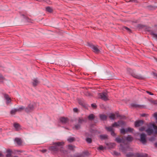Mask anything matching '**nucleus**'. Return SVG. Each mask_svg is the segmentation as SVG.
<instances>
[{
  "mask_svg": "<svg viewBox=\"0 0 157 157\" xmlns=\"http://www.w3.org/2000/svg\"><path fill=\"white\" fill-rule=\"evenodd\" d=\"M53 146L49 147V150L54 153H57L59 151L61 153H64L63 147L64 145L63 142H53Z\"/></svg>",
  "mask_w": 157,
  "mask_h": 157,
  "instance_id": "1",
  "label": "nucleus"
},
{
  "mask_svg": "<svg viewBox=\"0 0 157 157\" xmlns=\"http://www.w3.org/2000/svg\"><path fill=\"white\" fill-rule=\"evenodd\" d=\"M125 123L122 121H119L117 122H115L111 127H105V129L108 131L111 132V135L113 136H115L114 132V127L119 126L122 127L124 125Z\"/></svg>",
  "mask_w": 157,
  "mask_h": 157,
  "instance_id": "2",
  "label": "nucleus"
},
{
  "mask_svg": "<svg viewBox=\"0 0 157 157\" xmlns=\"http://www.w3.org/2000/svg\"><path fill=\"white\" fill-rule=\"evenodd\" d=\"M147 128L145 131L148 135H151L153 132V130H155V133L157 134V126L154 124H150L147 125Z\"/></svg>",
  "mask_w": 157,
  "mask_h": 157,
  "instance_id": "3",
  "label": "nucleus"
},
{
  "mask_svg": "<svg viewBox=\"0 0 157 157\" xmlns=\"http://www.w3.org/2000/svg\"><path fill=\"white\" fill-rule=\"evenodd\" d=\"M109 117L110 119L113 120H114L118 117H119L120 119H124L125 118L124 116L120 115L117 112L115 113V114H110Z\"/></svg>",
  "mask_w": 157,
  "mask_h": 157,
  "instance_id": "4",
  "label": "nucleus"
},
{
  "mask_svg": "<svg viewBox=\"0 0 157 157\" xmlns=\"http://www.w3.org/2000/svg\"><path fill=\"white\" fill-rule=\"evenodd\" d=\"M140 141L143 144H146L147 140L146 139V135L144 133H142L140 135Z\"/></svg>",
  "mask_w": 157,
  "mask_h": 157,
  "instance_id": "5",
  "label": "nucleus"
},
{
  "mask_svg": "<svg viewBox=\"0 0 157 157\" xmlns=\"http://www.w3.org/2000/svg\"><path fill=\"white\" fill-rule=\"evenodd\" d=\"M133 129L130 128H128L125 129L122 128L121 129L120 133L123 134L127 133L128 132H133Z\"/></svg>",
  "mask_w": 157,
  "mask_h": 157,
  "instance_id": "6",
  "label": "nucleus"
},
{
  "mask_svg": "<svg viewBox=\"0 0 157 157\" xmlns=\"http://www.w3.org/2000/svg\"><path fill=\"white\" fill-rule=\"evenodd\" d=\"M98 97L105 101L108 99L107 94L105 92L99 94H98Z\"/></svg>",
  "mask_w": 157,
  "mask_h": 157,
  "instance_id": "7",
  "label": "nucleus"
},
{
  "mask_svg": "<svg viewBox=\"0 0 157 157\" xmlns=\"http://www.w3.org/2000/svg\"><path fill=\"white\" fill-rule=\"evenodd\" d=\"M2 94L4 97V98L6 100V104L8 105L11 102V98L9 97V95L5 93H3Z\"/></svg>",
  "mask_w": 157,
  "mask_h": 157,
  "instance_id": "8",
  "label": "nucleus"
},
{
  "mask_svg": "<svg viewBox=\"0 0 157 157\" xmlns=\"http://www.w3.org/2000/svg\"><path fill=\"white\" fill-rule=\"evenodd\" d=\"M89 47H90L94 52L96 53H98L100 52L97 46H95L89 44Z\"/></svg>",
  "mask_w": 157,
  "mask_h": 157,
  "instance_id": "9",
  "label": "nucleus"
},
{
  "mask_svg": "<svg viewBox=\"0 0 157 157\" xmlns=\"http://www.w3.org/2000/svg\"><path fill=\"white\" fill-rule=\"evenodd\" d=\"M34 109V106L33 104H30L25 109V110L26 112H29L32 111Z\"/></svg>",
  "mask_w": 157,
  "mask_h": 157,
  "instance_id": "10",
  "label": "nucleus"
},
{
  "mask_svg": "<svg viewBox=\"0 0 157 157\" xmlns=\"http://www.w3.org/2000/svg\"><path fill=\"white\" fill-rule=\"evenodd\" d=\"M88 154L87 151L83 152L82 154H76L75 155V157H85L86 155Z\"/></svg>",
  "mask_w": 157,
  "mask_h": 157,
  "instance_id": "11",
  "label": "nucleus"
},
{
  "mask_svg": "<svg viewBox=\"0 0 157 157\" xmlns=\"http://www.w3.org/2000/svg\"><path fill=\"white\" fill-rule=\"evenodd\" d=\"M79 104L82 105L85 108L88 109V106L86 104L84 100H79L78 101Z\"/></svg>",
  "mask_w": 157,
  "mask_h": 157,
  "instance_id": "12",
  "label": "nucleus"
},
{
  "mask_svg": "<svg viewBox=\"0 0 157 157\" xmlns=\"http://www.w3.org/2000/svg\"><path fill=\"white\" fill-rule=\"evenodd\" d=\"M13 126L16 131H18L21 129V126L18 123H14Z\"/></svg>",
  "mask_w": 157,
  "mask_h": 157,
  "instance_id": "13",
  "label": "nucleus"
},
{
  "mask_svg": "<svg viewBox=\"0 0 157 157\" xmlns=\"http://www.w3.org/2000/svg\"><path fill=\"white\" fill-rule=\"evenodd\" d=\"M143 122L142 121H136L135 122V126L136 127H138L143 124Z\"/></svg>",
  "mask_w": 157,
  "mask_h": 157,
  "instance_id": "14",
  "label": "nucleus"
},
{
  "mask_svg": "<svg viewBox=\"0 0 157 157\" xmlns=\"http://www.w3.org/2000/svg\"><path fill=\"white\" fill-rule=\"evenodd\" d=\"M115 141L119 143H124L125 142V140L123 138H120L119 137H117L116 138Z\"/></svg>",
  "mask_w": 157,
  "mask_h": 157,
  "instance_id": "15",
  "label": "nucleus"
},
{
  "mask_svg": "<svg viewBox=\"0 0 157 157\" xmlns=\"http://www.w3.org/2000/svg\"><path fill=\"white\" fill-rule=\"evenodd\" d=\"M39 83V82L37 78H34L33 80V82H32L33 85L34 86H36Z\"/></svg>",
  "mask_w": 157,
  "mask_h": 157,
  "instance_id": "16",
  "label": "nucleus"
},
{
  "mask_svg": "<svg viewBox=\"0 0 157 157\" xmlns=\"http://www.w3.org/2000/svg\"><path fill=\"white\" fill-rule=\"evenodd\" d=\"M60 120L63 123H66L68 121L67 118L62 117L60 118Z\"/></svg>",
  "mask_w": 157,
  "mask_h": 157,
  "instance_id": "17",
  "label": "nucleus"
},
{
  "mask_svg": "<svg viewBox=\"0 0 157 157\" xmlns=\"http://www.w3.org/2000/svg\"><path fill=\"white\" fill-rule=\"evenodd\" d=\"M15 141L18 145H21L22 144V140L21 139L19 138H16Z\"/></svg>",
  "mask_w": 157,
  "mask_h": 157,
  "instance_id": "18",
  "label": "nucleus"
},
{
  "mask_svg": "<svg viewBox=\"0 0 157 157\" xmlns=\"http://www.w3.org/2000/svg\"><path fill=\"white\" fill-rule=\"evenodd\" d=\"M7 154L6 157H11L12 153V151L10 149H8L6 150Z\"/></svg>",
  "mask_w": 157,
  "mask_h": 157,
  "instance_id": "19",
  "label": "nucleus"
},
{
  "mask_svg": "<svg viewBox=\"0 0 157 157\" xmlns=\"http://www.w3.org/2000/svg\"><path fill=\"white\" fill-rule=\"evenodd\" d=\"M125 139L128 142H130L132 140L133 138L131 136L128 135L126 137Z\"/></svg>",
  "mask_w": 157,
  "mask_h": 157,
  "instance_id": "20",
  "label": "nucleus"
},
{
  "mask_svg": "<svg viewBox=\"0 0 157 157\" xmlns=\"http://www.w3.org/2000/svg\"><path fill=\"white\" fill-rule=\"evenodd\" d=\"M75 138L74 137H69L67 139V141L70 142L71 143L75 140Z\"/></svg>",
  "mask_w": 157,
  "mask_h": 157,
  "instance_id": "21",
  "label": "nucleus"
},
{
  "mask_svg": "<svg viewBox=\"0 0 157 157\" xmlns=\"http://www.w3.org/2000/svg\"><path fill=\"white\" fill-rule=\"evenodd\" d=\"M68 149L71 151H73L74 148L75 147V146H73L71 144L69 145L68 146Z\"/></svg>",
  "mask_w": 157,
  "mask_h": 157,
  "instance_id": "22",
  "label": "nucleus"
},
{
  "mask_svg": "<svg viewBox=\"0 0 157 157\" xmlns=\"http://www.w3.org/2000/svg\"><path fill=\"white\" fill-rule=\"evenodd\" d=\"M131 106L132 107L135 108H141L142 106L139 105L135 103H132L131 104Z\"/></svg>",
  "mask_w": 157,
  "mask_h": 157,
  "instance_id": "23",
  "label": "nucleus"
},
{
  "mask_svg": "<svg viewBox=\"0 0 157 157\" xmlns=\"http://www.w3.org/2000/svg\"><path fill=\"white\" fill-rule=\"evenodd\" d=\"M86 121V119H84L83 118H79L78 122L79 123L81 124L84 122H85Z\"/></svg>",
  "mask_w": 157,
  "mask_h": 157,
  "instance_id": "24",
  "label": "nucleus"
},
{
  "mask_svg": "<svg viewBox=\"0 0 157 157\" xmlns=\"http://www.w3.org/2000/svg\"><path fill=\"white\" fill-rule=\"evenodd\" d=\"M136 157H147V155L146 154L142 155L137 154L136 155Z\"/></svg>",
  "mask_w": 157,
  "mask_h": 157,
  "instance_id": "25",
  "label": "nucleus"
},
{
  "mask_svg": "<svg viewBox=\"0 0 157 157\" xmlns=\"http://www.w3.org/2000/svg\"><path fill=\"white\" fill-rule=\"evenodd\" d=\"M46 11L50 13L52 12L53 11L52 8L49 6L46 7Z\"/></svg>",
  "mask_w": 157,
  "mask_h": 157,
  "instance_id": "26",
  "label": "nucleus"
},
{
  "mask_svg": "<svg viewBox=\"0 0 157 157\" xmlns=\"http://www.w3.org/2000/svg\"><path fill=\"white\" fill-rule=\"evenodd\" d=\"M101 119L102 120H105L106 119L107 117L104 115H101L100 116Z\"/></svg>",
  "mask_w": 157,
  "mask_h": 157,
  "instance_id": "27",
  "label": "nucleus"
},
{
  "mask_svg": "<svg viewBox=\"0 0 157 157\" xmlns=\"http://www.w3.org/2000/svg\"><path fill=\"white\" fill-rule=\"evenodd\" d=\"M25 109V107L23 106H21L18 109H17V112H21L23 110Z\"/></svg>",
  "mask_w": 157,
  "mask_h": 157,
  "instance_id": "28",
  "label": "nucleus"
},
{
  "mask_svg": "<svg viewBox=\"0 0 157 157\" xmlns=\"http://www.w3.org/2000/svg\"><path fill=\"white\" fill-rule=\"evenodd\" d=\"M17 109H12L11 112L10 113L11 114H15L17 112Z\"/></svg>",
  "mask_w": 157,
  "mask_h": 157,
  "instance_id": "29",
  "label": "nucleus"
},
{
  "mask_svg": "<svg viewBox=\"0 0 157 157\" xmlns=\"http://www.w3.org/2000/svg\"><path fill=\"white\" fill-rule=\"evenodd\" d=\"M151 35L155 39H157V34H155L154 33V32H152L151 33Z\"/></svg>",
  "mask_w": 157,
  "mask_h": 157,
  "instance_id": "30",
  "label": "nucleus"
},
{
  "mask_svg": "<svg viewBox=\"0 0 157 157\" xmlns=\"http://www.w3.org/2000/svg\"><path fill=\"white\" fill-rule=\"evenodd\" d=\"M100 137L102 140L105 139L107 138V136L106 135H100Z\"/></svg>",
  "mask_w": 157,
  "mask_h": 157,
  "instance_id": "31",
  "label": "nucleus"
},
{
  "mask_svg": "<svg viewBox=\"0 0 157 157\" xmlns=\"http://www.w3.org/2000/svg\"><path fill=\"white\" fill-rule=\"evenodd\" d=\"M80 128V125H79V124H77L76 125H75L74 127L73 128H75V129L76 130H78L79 128Z\"/></svg>",
  "mask_w": 157,
  "mask_h": 157,
  "instance_id": "32",
  "label": "nucleus"
},
{
  "mask_svg": "<svg viewBox=\"0 0 157 157\" xmlns=\"http://www.w3.org/2000/svg\"><path fill=\"white\" fill-rule=\"evenodd\" d=\"M94 116L93 114H91L89 115V120H92L94 119Z\"/></svg>",
  "mask_w": 157,
  "mask_h": 157,
  "instance_id": "33",
  "label": "nucleus"
},
{
  "mask_svg": "<svg viewBox=\"0 0 157 157\" xmlns=\"http://www.w3.org/2000/svg\"><path fill=\"white\" fill-rule=\"evenodd\" d=\"M4 80V78L2 75L0 74V82H2Z\"/></svg>",
  "mask_w": 157,
  "mask_h": 157,
  "instance_id": "34",
  "label": "nucleus"
},
{
  "mask_svg": "<svg viewBox=\"0 0 157 157\" xmlns=\"http://www.w3.org/2000/svg\"><path fill=\"white\" fill-rule=\"evenodd\" d=\"M84 136L86 137V142L88 143V135L87 133H86L84 134Z\"/></svg>",
  "mask_w": 157,
  "mask_h": 157,
  "instance_id": "35",
  "label": "nucleus"
},
{
  "mask_svg": "<svg viewBox=\"0 0 157 157\" xmlns=\"http://www.w3.org/2000/svg\"><path fill=\"white\" fill-rule=\"evenodd\" d=\"M83 93L86 95L87 96L88 95V91L87 89H84V90L83 91Z\"/></svg>",
  "mask_w": 157,
  "mask_h": 157,
  "instance_id": "36",
  "label": "nucleus"
},
{
  "mask_svg": "<svg viewBox=\"0 0 157 157\" xmlns=\"http://www.w3.org/2000/svg\"><path fill=\"white\" fill-rule=\"evenodd\" d=\"M153 116L155 118L157 123V113H154L153 114Z\"/></svg>",
  "mask_w": 157,
  "mask_h": 157,
  "instance_id": "37",
  "label": "nucleus"
},
{
  "mask_svg": "<svg viewBox=\"0 0 157 157\" xmlns=\"http://www.w3.org/2000/svg\"><path fill=\"white\" fill-rule=\"evenodd\" d=\"M139 130L141 131H143L145 130V128L144 127H142L141 128H140Z\"/></svg>",
  "mask_w": 157,
  "mask_h": 157,
  "instance_id": "38",
  "label": "nucleus"
},
{
  "mask_svg": "<svg viewBox=\"0 0 157 157\" xmlns=\"http://www.w3.org/2000/svg\"><path fill=\"white\" fill-rule=\"evenodd\" d=\"M25 21L28 22H31L30 19L28 17H25Z\"/></svg>",
  "mask_w": 157,
  "mask_h": 157,
  "instance_id": "39",
  "label": "nucleus"
},
{
  "mask_svg": "<svg viewBox=\"0 0 157 157\" xmlns=\"http://www.w3.org/2000/svg\"><path fill=\"white\" fill-rule=\"evenodd\" d=\"M155 140V138L154 137H151L149 139V140L151 141L154 140Z\"/></svg>",
  "mask_w": 157,
  "mask_h": 157,
  "instance_id": "40",
  "label": "nucleus"
},
{
  "mask_svg": "<svg viewBox=\"0 0 157 157\" xmlns=\"http://www.w3.org/2000/svg\"><path fill=\"white\" fill-rule=\"evenodd\" d=\"M98 149L100 150H103L104 149V147L102 146H101L98 147Z\"/></svg>",
  "mask_w": 157,
  "mask_h": 157,
  "instance_id": "41",
  "label": "nucleus"
},
{
  "mask_svg": "<svg viewBox=\"0 0 157 157\" xmlns=\"http://www.w3.org/2000/svg\"><path fill=\"white\" fill-rule=\"evenodd\" d=\"M120 149L123 152H124V148H123V147L122 146V145L121 144L120 145Z\"/></svg>",
  "mask_w": 157,
  "mask_h": 157,
  "instance_id": "42",
  "label": "nucleus"
},
{
  "mask_svg": "<svg viewBox=\"0 0 157 157\" xmlns=\"http://www.w3.org/2000/svg\"><path fill=\"white\" fill-rule=\"evenodd\" d=\"M113 154L115 155H119V153L116 151H114L113 152Z\"/></svg>",
  "mask_w": 157,
  "mask_h": 157,
  "instance_id": "43",
  "label": "nucleus"
},
{
  "mask_svg": "<svg viewBox=\"0 0 157 157\" xmlns=\"http://www.w3.org/2000/svg\"><path fill=\"white\" fill-rule=\"evenodd\" d=\"M78 109L76 108L73 109V111L75 112H77L78 111Z\"/></svg>",
  "mask_w": 157,
  "mask_h": 157,
  "instance_id": "44",
  "label": "nucleus"
},
{
  "mask_svg": "<svg viewBox=\"0 0 157 157\" xmlns=\"http://www.w3.org/2000/svg\"><path fill=\"white\" fill-rule=\"evenodd\" d=\"M91 106L93 108H95L96 107V105L95 104H91Z\"/></svg>",
  "mask_w": 157,
  "mask_h": 157,
  "instance_id": "45",
  "label": "nucleus"
},
{
  "mask_svg": "<svg viewBox=\"0 0 157 157\" xmlns=\"http://www.w3.org/2000/svg\"><path fill=\"white\" fill-rule=\"evenodd\" d=\"M132 153H129L128 154H127L126 155L127 157H130L132 156Z\"/></svg>",
  "mask_w": 157,
  "mask_h": 157,
  "instance_id": "46",
  "label": "nucleus"
},
{
  "mask_svg": "<svg viewBox=\"0 0 157 157\" xmlns=\"http://www.w3.org/2000/svg\"><path fill=\"white\" fill-rule=\"evenodd\" d=\"M124 29H126V30H127L128 32H129L130 31V30L129 28H127V27H124Z\"/></svg>",
  "mask_w": 157,
  "mask_h": 157,
  "instance_id": "47",
  "label": "nucleus"
},
{
  "mask_svg": "<svg viewBox=\"0 0 157 157\" xmlns=\"http://www.w3.org/2000/svg\"><path fill=\"white\" fill-rule=\"evenodd\" d=\"M47 151V150L46 149H44V150H41V152H42V153H43L45 152H46Z\"/></svg>",
  "mask_w": 157,
  "mask_h": 157,
  "instance_id": "48",
  "label": "nucleus"
},
{
  "mask_svg": "<svg viewBox=\"0 0 157 157\" xmlns=\"http://www.w3.org/2000/svg\"><path fill=\"white\" fill-rule=\"evenodd\" d=\"M147 93L150 94V95H153V94H152L151 93V92H149V91H147Z\"/></svg>",
  "mask_w": 157,
  "mask_h": 157,
  "instance_id": "49",
  "label": "nucleus"
},
{
  "mask_svg": "<svg viewBox=\"0 0 157 157\" xmlns=\"http://www.w3.org/2000/svg\"><path fill=\"white\" fill-rule=\"evenodd\" d=\"M154 104H157V101L155 100L153 101L152 102Z\"/></svg>",
  "mask_w": 157,
  "mask_h": 157,
  "instance_id": "50",
  "label": "nucleus"
},
{
  "mask_svg": "<svg viewBox=\"0 0 157 157\" xmlns=\"http://www.w3.org/2000/svg\"><path fill=\"white\" fill-rule=\"evenodd\" d=\"M138 1H139V0H130L129 1H132L137 2Z\"/></svg>",
  "mask_w": 157,
  "mask_h": 157,
  "instance_id": "51",
  "label": "nucleus"
},
{
  "mask_svg": "<svg viewBox=\"0 0 157 157\" xmlns=\"http://www.w3.org/2000/svg\"><path fill=\"white\" fill-rule=\"evenodd\" d=\"M4 155L2 154L1 153H0V157H4Z\"/></svg>",
  "mask_w": 157,
  "mask_h": 157,
  "instance_id": "52",
  "label": "nucleus"
},
{
  "mask_svg": "<svg viewBox=\"0 0 157 157\" xmlns=\"http://www.w3.org/2000/svg\"><path fill=\"white\" fill-rule=\"evenodd\" d=\"M89 143H90L91 142V139L89 138Z\"/></svg>",
  "mask_w": 157,
  "mask_h": 157,
  "instance_id": "53",
  "label": "nucleus"
},
{
  "mask_svg": "<svg viewBox=\"0 0 157 157\" xmlns=\"http://www.w3.org/2000/svg\"><path fill=\"white\" fill-rule=\"evenodd\" d=\"M110 144L112 145V146H114L115 145V144H114V143Z\"/></svg>",
  "mask_w": 157,
  "mask_h": 157,
  "instance_id": "54",
  "label": "nucleus"
},
{
  "mask_svg": "<svg viewBox=\"0 0 157 157\" xmlns=\"http://www.w3.org/2000/svg\"><path fill=\"white\" fill-rule=\"evenodd\" d=\"M155 146L157 147V143H155Z\"/></svg>",
  "mask_w": 157,
  "mask_h": 157,
  "instance_id": "55",
  "label": "nucleus"
},
{
  "mask_svg": "<svg viewBox=\"0 0 157 157\" xmlns=\"http://www.w3.org/2000/svg\"><path fill=\"white\" fill-rule=\"evenodd\" d=\"M13 157H18L17 156H13Z\"/></svg>",
  "mask_w": 157,
  "mask_h": 157,
  "instance_id": "56",
  "label": "nucleus"
},
{
  "mask_svg": "<svg viewBox=\"0 0 157 157\" xmlns=\"http://www.w3.org/2000/svg\"><path fill=\"white\" fill-rule=\"evenodd\" d=\"M142 116H144V114H143L142 115Z\"/></svg>",
  "mask_w": 157,
  "mask_h": 157,
  "instance_id": "57",
  "label": "nucleus"
},
{
  "mask_svg": "<svg viewBox=\"0 0 157 157\" xmlns=\"http://www.w3.org/2000/svg\"><path fill=\"white\" fill-rule=\"evenodd\" d=\"M22 16H24V17H25V16H24V15H22Z\"/></svg>",
  "mask_w": 157,
  "mask_h": 157,
  "instance_id": "58",
  "label": "nucleus"
},
{
  "mask_svg": "<svg viewBox=\"0 0 157 157\" xmlns=\"http://www.w3.org/2000/svg\"><path fill=\"white\" fill-rule=\"evenodd\" d=\"M19 152H21L22 151H19Z\"/></svg>",
  "mask_w": 157,
  "mask_h": 157,
  "instance_id": "59",
  "label": "nucleus"
}]
</instances>
